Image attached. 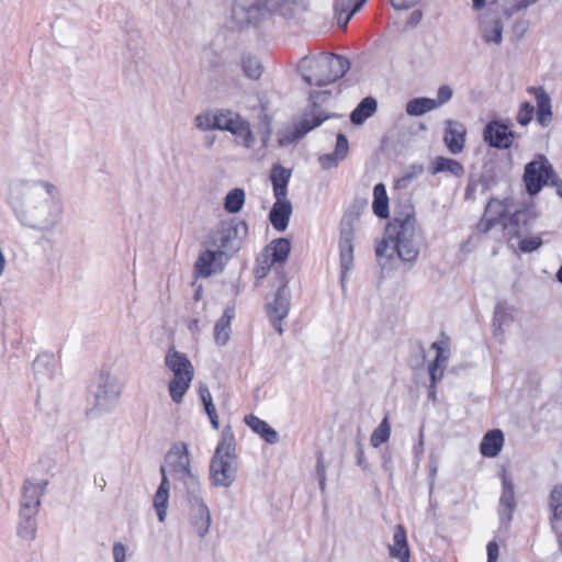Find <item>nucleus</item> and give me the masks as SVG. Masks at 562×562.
<instances>
[{"label":"nucleus","instance_id":"nucleus-1","mask_svg":"<svg viewBox=\"0 0 562 562\" xmlns=\"http://www.w3.org/2000/svg\"><path fill=\"white\" fill-rule=\"evenodd\" d=\"M5 202L22 226L38 232L53 231L64 213L59 188L43 179L13 180Z\"/></svg>","mask_w":562,"mask_h":562},{"label":"nucleus","instance_id":"nucleus-2","mask_svg":"<svg viewBox=\"0 0 562 562\" xmlns=\"http://www.w3.org/2000/svg\"><path fill=\"white\" fill-rule=\"evenodd\" d=\"M375 254L382 267L395 256L406 262L415 261L419 254L415 215L406 214L389 223Z\"/></svg>","mask_w":562,"mask_h":562},{"label":"nucleus","instance_id":"nucleus-3","mask_svg":"<svg viewBox=\"0 0 562 562\" xmlns=\"http://www.w3.org/2000/svg\"><path fill=\"white\" fill-rule=\"evenodd\" d=\"M237 469L235 438L229 429H225L210 462L209 480L214 486L231 487Z\"/></svg>","mask_w":562,"mask_h":562},{"label":"nucleus","instance_id":"nucleus-4","mask_svg":"<svg viewBox=\"0 0 562 562\" xmlns=\"http://www.w3.org/2000/svg\"><path fill=\"white\" fill-rule=\"evenodd\" d=\"M299 0H236L232 9V18L237 26L256 24L266 15L280 12L291 13L292 5Z\"/></svg>","mask_w":562,"mask_h":562},{"label":"nucleus","instance_id":"nucleus-5","mask_svg":"<svg viewBox=\"0 0 562 562\" xmlns=\"http://www.w3.org/2000/svg\"><path fill=\"white\" fill-rule=\"evenodd\" d=\"M165 366L171 373L168 392L173 403L180 404L194 378V368L188 357L170 347L165 355Z\"/></svg>","mask_w":562,"mask_h":562},{"label":"nucleus","instance_id":"nucleus-6","mask_svg":"<svg viewBox=\"0 0 562 562\" xmlns=\"http://www.w3.org/2000/svg\"><path fill=\"white\" fill-rule=\"evenodd\" d=\"M165 474L168 472L173 479L183 482L189 493L200 491V481L191 470L189 448L184 442L175 443L166 454Z\"/></svg>","mask_w":562,"mask_h":562},{"label":"nucleus","instance_id":"nucleus-7","mask_svg":"<svg viewBox=\"0 0 562 562\" xmlns=\"http://www.w3.org/2000/svg\"><path fill=\"white\" fill-rule=\"evenodd\" d=\"M246 225L235 220L222 221L209 235L206 245L224 255L236 252L241 244Z\"/></svg>","mask_w":562,"mask_h":562},{"label":"nucleus","instance_id":"nucleus-8","mask_svg":"<svg viewBox=\"0 0 562 562\" xmlns=\"http://www.w3.org/2000/svg\"><path fill=\"white\" fill-rule=\"evenodd\" d=\"M524 181L529 194H537L543 186L557 187L558 194L562 196V181L554 175L553 168L544 156L527 164L525 167Z\"/></svg>","mask_w":562,"mask_h":562},{"label":"nucleus","instance_id":"nucleus-9","mask_svg":"<svg viewBox=\"0 0 562 562\" xmlns=\"http://www.w3.org/2000/svg\"><path fill=\"white\" fill-rule=\"evenodd\" d=\"M359 217L360 213L358 211H348L340 222L339 249L342 282L353 266V236Z\"/></svg>","mask_w":562,"mask_h":562},{"label":"nucleus","instance_id":"nucleus-10","mask_svg":"<svg viewBox=\"0 0 562 562\" xmlns=\"http://www.w3.org/2000/svg\"><path fill=\"white\" fill-rule=\"evenodd\" d=\"M350 67L348 58L330 53L306 55L296 64V70H349Z\"/></svg>","mask_w":562,"mask_h":562},{"label":"nucleus","instance_id":"nucleus-11","mask_svg":"<svg viewBox=\"0 0 562 562\" xmlns=\"http://www.w3.org/2000/svg\"><path fill=\"white\" fill-rule=\"evenodd\" d=\"M121 394L120 380L109 372H102L94 392L95 406L100 409H109L119 403Z\"/></svg>","mask_w":562,"mask_h":562},{"label":"nucleus","instance_id":"nucleus-12","mask_svg":"<svg viewBox=\"0 0 562 562\" xmlns=\"http://www.w3.org/2000/svg\"><path fill=\"white\" fill-rule=\"evenodd\" d=\"M46 484L47 482L44 480H26L24 482L20 501V515H37Z\"/></svg>","mask_w":562,"mask_h":562},{"label":"nucleus","instance_id":"nucleus-13","mask_svg":"<svg viewBox=\"0 0 562 562\" xmlns=\"http://www.w3.org/2000/svg\"><path fill=\"white\" fill-rule=\"evenodd\" d=\"M442 140L448 151L452 155L461 154L465 148L467 126L452 119H448L443 123Z\"/></svg>","mask_w":562,"mask_h":562},{"label":"nucleus","instance_id":"nucleus-14","mask_svg":"<svg viewBox=\"0 0 562 562\" xmlns=\"http://www.w3.org/2000/svg\"><path fill=\"white\" fill-rule=\"evenodd\" d=\"M189 494L191 526L200 538H204L211 526L210 510L196 493Z\"/></svg>","mask_w":562,"mask_h":562},{"label":"nucleus","instance_id":"nucleus-15","mask_svg":"<svg viewBox=\"0 0 562 562\" xmlns=\"http://www.w3.org/2000/svg\"><path fill=\"white\" fill-rule=\"evenodd\" d=\"M496 0L490 3L488 11L481 16L480 33L487 44L498 45L502 42L503 22L498 14L493 12Z\"/></svg>","mask_w":562,"mask_h":562},{"label":"nucleus","instance_id":"nucleus-16","mask_svg":"<svg viewBox=\"0 0 562 562\" xmlns=\"http://www.w3.org/2000/svg\"><path fill=\"white\" fill-rule=\"evenodd\" d=\"M514 137L515 134L509 130V126L502 121L487 123L483 131L484 142L495 148H509Z\"/></svg>","mask_w":562,"mask_h":562},{"label":"nucleus","instance_id":"nucleus-17","mask_svg":"<svg viewBox=\"0 0 562 562\" xmlns=\"http://www.w3.org/2000/svg\"><path fill=\"white\" fill-rule=\"evenodd\" d=\"M225 257L226 255L220 250L207 246V249L196 260L195 270L201 277H210L212 273L222 271Z\"/></svg>","mask_w":562,"mask_h":562},{"label":"nucleus","instance_id":"nucleus-18","mask_svg":"<svg viewBox=\"0 0 562 562\" xmlns=\"http://www.w3.org/2000/svg\"><path fill=\"white\" fill-rule=\"evenodd\" d=\"M289 307L290 299L285 285H282L277 291L273 302L267 305L269 317L279 334L283 333L281 321L288 316Z\"/></svg>","mask_w":562,"mask_h":562},{"label":"nucleus","instance_id":"nucleus-19","mask_svg":"<svg viewBox=\"0 0 562 562\" xmlns=\"http://www.w3.org/2000/svg\"><path fill=\"white\" fill-rule=\"evenodd\" d=\"M528 92L533 94L537 103V121L547 127L552 121L551 100L542 87H530Z\"/></svg>","mask_w":562,"mask_h":562},{"label":"nucleus","instance_id":"nucleus-20","mask_svg":"<svg viewBox=\"0 0 562 562\" xmlns=\"http://www.w3.org/2000/svg\"><path fill=\"white\" fill-rule=\"evenodd\" d=\"M390 557L400 562H409L411 552L407 542L406 531L402 525L394 528L393 541L389 546Z\"/></svg>","mask_w":562,"mask_h":562},{"label":"nucleus","instance_id":"nucleus-21","mask_svg":"<svg viewBox=\"0 0 562 562\" xmlns=\"http://www.w3.org/2000/svg\"><path fill=\"white\" fill-rule=\"evenodd\" d=\"M291 213L292 204L288 199L276 200L270 211L269 220L277 231L283 232L288 227Z\"/></svg>","mask_w":562,"mask_h":562},{"label":"nucleus","instance_id":"nucleus-22","mask_svg":"<svg viewBox=\"0 0 562 562\" xmlns=\"http://www.w3.org/2000/svg\"><path fill=\"white\" fill-rule=\"evenodd\" d=\"M437 350L436 359L429 367L430 380L432 383L441 380L449 359V346L447 341H436L431 345Z\"/></svg>","mask_w":562,"mask_h":562},{"label":"nucleus","instance_id":"nucleus-23","mask_svg":"<svg viewBox=\"0 0 562 562\" xmlns=\"http://www.w3.org/2000/svg\"><path fill=\"white\" fill-rule=\"evenodd\" d=\"M367 0H334L337 24L346 27L352 15L361 9Z\"/></svg>","mask_w":562,"mask_h":562},{"label":"nucleus","instance_id":"nucleus-24","mask_svg":"<svg viewBox=\"0 0 562 562\" xmlns=\"http://www.w3.org/2000/svg\"><path fill=\"white\" fill-rule=\"evenodd\" d=\"M504 445V435L499 429H494L485 434L483 437L480 451L484 457L494 458L502 450Z\"/></svg>","mask_w":562,"mask_h":562},{"label":"nucleus","instance_id":"nucleus-25","mask_svg":"<svg viewBox=\"0 0 562 562\" xmlns=\"http://www.w3.org/2000/svg\"><path fill=\"white\" fill-rule=\"evenodd\" d=\"M430 171L432 175L447 172L457 178H461L465 173L464 167L460 161L443 156H438L434 159Z\"/></svg>","mask_w":562,"mask_h":562},{"label":"nucleus","instance_id":"nucleus-26","mask_svg":"<svg viewBox=\"0 0 562 562\" xmlns=\"http://www.w3.org/2000/svg\"><path fill=\"white\" fill-rule=\"evenodd\" d=\"M246 425L250 427L257 435L265 439L268 443H277L279 441L278 432L265 420L255 415H247L244 418Z\"/></svg>","mask_w":562,"mask_h":562},{"label":"nucleus","instance_id":"nucleus-27","mask_svg":"<svg viewBox=\"0 0 562 562\" xmlns=\"http://www.w3.org/2000/svg\"><path fill=\"white\" fill-rule=\"evenodd\" d=\"M291 177V171L277 165L271 170V182L273 186V192L276 200L288 199V183Z\"/></svg>","mask_w":562,"mask_h":562},{"label":"nucleus","instance_id":"nucleus-28","mask_svg":"<svg viewBox=\"0 0 562 562\" xmlns=\"http://www.w3.org/2000/svg\"><path fill=\"white\" fill-rule=\"evenodd\" d=\"M161 471V483L154 496V506L157 510L159 521H164L167 515V506L169 499V482L167 475H165V468Z\"/></svg>","mask_w":562,"mask_h":562},{"label":"nucleus","instance_id":"nucleus-29","mask_svg":"<svg viewBox=\"0 0 562 562\" xmlns=\"http://www.w3.org/2000/svg\"><path fill=\"white\" fill-rule=\"evenodd\" d=\"M234 317L233 308H226L214 326V339L218 346H225L231 338V323Z\"/></svg>","mask_w":562,"mask_h":562},{"label":"nucleus","instance_id":"nucleus-30","mask_svg":"<svg viewBox=\"0 0 562 562\" xmlns=\"http://www.w3.org/2000/svg\"><path fill=\"white\" fill-rule=\"evenodd\" d=\"M499 503L501 515L506 516L507 520H509L516 503L514 485L506 474L503 475V493Z\"/></svg>","mask_w":562,"mask_h":562},{"label":"nucleus","instance_id":"nucleus-31","mask_svg":"<svg viewBox=\"0 0 562 562\" xmlns=\"http://www.w3.org/2000/svg\"><path fill=\"white\" fill-rule=\"evenodd\" d=\"M514 319L515 311L513 307L503 303L496 305L493 319V326L496 333L503 334Z\"/></svg>","mask_w":562,"mask_h":562},{"label":"nucleus","instance_id":"nucleus-32","mask_svg":"<svg viewBox=\"0 0 562 562\" xmlns=\"http://www.w3.org/2000/svg\"><path fill=\"white\" fill-rule=\"evenodd\" d=\"M378 108L376 100L372 97L364 98L358 106L352 111L350 120L353 124L360 125L367 119L372 116Z\"/></svg>","mask_w":562,"mask_h":562},{"label":"nucleus","instance_id":"nucleus-33","mask_svg":"<svg viewBox=\"0 0 562 562\" xmlns=\"http://www.w3.org/2000/svg\"><path fill=\"white\" fill-rule=\"evenodd\" d=\"M55 368V361L48 355L38 356L33 362L34 374L38 381H47L52 379Z\"/></svg>","mask_w":562,"mask_h":562},{"label":"nucleus","instance_id":"nucleus-34","mask_svg":"<svg viewBox=\"0 0 562 562\" xmlns=\"http://www.w3.org/2000/svg\"><path fill=\"white\" fill-rule=\"evenodd\" d=\"M290 241L285 238L273 240L266 249L263 257H271V262H283L290 254Z\"/></svg>","mask_w":562,"mask_h":562},{"label":"nucleus","instance_id":"nucleus-35","mask_svg":"<svg viewBox=\"0 0 562 562\" xmlns=\"http://www.w3.org/2000/svg\"><path fill=\"white\" fill-rule=\"evenodd\" d=\"M221 110L204 111L194 117V126L201 132L220 128Z\"/></svg>","mask_w":562,"mask_h":562},{"label":"nucleus","instance_id":"nucleus-36","mask_svg":"<svg viewBox=\"0 0 562 562\" xmlns=\"http://www.w3.org/2000/svg\"><path fill=\"white\" fill-rule=\"evenodd\" d=\"M247 119L239 113L228 109H221L220 131H226L234 134L237 128L245 123Z\"/></svg>","mask_w":562,"mask_h":562},{"label":"nucleus","instance_id":"nucleus-37","mask_svg":"<svg viewBox=\"0 0 562 562\" xmlns=\"http://www.w3.org/2000/svg\"><path fill=\"white\" fill-rule=\"evenodd\" d=\"M372 209L376 216L386 218L389 216V198L384 184L379 183L373 189Z\"/></svg>","mask_w":562,"mask_h":562},{"label":"nucleus","instance_id":"nucleus-38","mask_svg":"<svg viewBox=\"0 0 562 562\" xmlns=\"http://www.w3.org/2000/svg\"><path fill=\"white\" fill-rule=\"evenodd\" d=\"M439 102L429 98H416L407 102L406 113L414 116L423 115L438 108Z\"/></svg>","mask_w":562,"mask_h":562},{"label":"nucleus","instance_id":"nucleus-39","mask_svg":"<svg viewBox=\"0 0 562 562\" xmlns=\"http://www.w3.org/2000/svg\"><path fill=\"white\" fill-rule=\"evenodd\" d=\"M326 117L316 113H305L301 120L295 124L296 137H303L307 132L317 127L323 123Z\"/></svg>","mask_w":562,"mask_h":562},{"label":"nucleus","instance_id":"nucleus-40","mask_svg":"<svg viewBox=\"0 0 562 562\" xmlns=\"http://www.w3.org/2000/svg\"><path fill=\"white\" fill-rule=\"evenodd\" d=\"M36 515H20L18 536L24 540L31 541L36 536Z\"/></svg>","mask_w":562,"mask_h":562},{"label":"nucleus","instance_id":"nucleus-41","mask_svg":"<svg viewBox=\"0 0 562 562\" xmlns=\"http://www.w3.org/2000/svg\"><path fill=\"white\" fill-rule=\"evenodd\" d=\"M245 199L246 195L243 189H233L225 196L224 207L228 213H237L243 209Z\"/></svg>","mask_w":562,"mask_h":562},{"label":"nucleus","instance_id":"nucleus-42","mask_svg":"<svg viewBox=\"0 0 562 562\" xmlns=\"http://www.w3.org/2000/svg\"><path fill=\"white\" fill-rule=\"evenodd\" d=\"M233 135L236 142L246 149L252 148L256 144V136L248 120H246Z\"/></svg>","mask_w":562,"mask_h":562},{"label":"nucleus","instance_id":"nucleus-43","mask_svg":"<svg viewBox=\"0 0 562 562\" xmlns=\"http://www.w3.org/2000/svg\"><path fill=\"white\" fill-rule=\"evenodd\" d=\"M391 436V425L389 416L386 415L381 424L373 430L370 437V443L372 447L378 448L382 443L386 442Z\"/></svg>","mask_w":562,"mask_h":562},{"label":"nucleus","instance_id":"nucleus-44","mask_svg":"<svg viewBox=\"0 0 562 562\" xmlns=\"http://www.w3.org/2000/svg\"><path fill=\"white\" fill-rule=\"evenodd\" d=\"M338 79L336 72H310L304 76V81L310 86L324 87Z\"/></svg>","mask_w":562,"mask_h":562},{"label":"nucleus","instance_id":"nucleus-45","mask_svg":"<svg viewBox=\"0 0 562 562\" xmlns=\"http://www.w3.org/2000/svg\"><path fill=\"white\" fill-rule=\"evenodd\" d=\"M549 505L553 513V519L562 518V485H557L550 493Z\"/></svg>","mask_w":562,"mask_h":562},{"label":"nucleus","instance_id":"nucleus-46","mask_svg":"<svg viewBox=\"0 0 562 562\" xmlns=\"http://www.w3.org/2000/svg\"><path fill=\"white\" fill-rule=\"evenodd\" d=\"M505 211V205L502 201L492 200L486 206L485 216L488 222L495 223L501 221L503 217V212Z\"/></svg>","mask_w":562,"mask_h":562},{"label":"nucleus","instance_id":"nucleus-47","mask_svg":"<svg viewBox=\"0 0 562 562\" xmlns=\"http://www.w3.org/2000/svg\"><path fill=\"white\" fill-rule=\"evenodd\" d=\"M269 67L268 60H260L257 56L246 55L241 58V68L248 70H261Z\"/></svg>","mask_w":562,"mask_h":562},{"label":"nucleus","instance_id":"nucleus-48","mask_svg":"<svg viewBox=\"0 0 562 562\" xmlns=\"http://www.w3.org/2000/svg\"><path fill=\"white\" fill-rule=\"evenodd\" d=\"M533 113L535 109L529 102L521 103L516 115L517 123L520 124L521 126L528 125L533 117Z\"/></svg>","mask_w":562,"mask_h":562},{"label":"nucleus","instance_id":"nucleus-49","mask_svg":"<svg viewBox=\"0 0 562 562\" xmlns=\"http://www.w3.org/2000/svg\"><path fill=\"white\" fill-rule=\"evenodd\" d=\"M524 217H525V213L524 212H516L508 220V222L504 224L505 235H507L509 237V239H512L514 237H518L520 235V233L518 232L516 226L518 225L519 221L521 218H524Z\"/></svg>","mask_w":562,"mask_h":562},{"label":"nucleus","instance_id":"nucleus-50","mask_svg":"<svg viewBox=\"0 0 562 562\" xmlns=\"http://www.w3.org/2000/svg\"><path fill=\"white\" fill-rule=\"evenodd\" d=\"M541 245L542 239L540 236H529L520 240L519 248L524 252H531L537 250Z\"/></svg>","mask_w":562,"mask_h":562},{"label":"nucleus","instance_id":"nucleus-51","mask_svg":"<svg viewBox=\"0 0 562 562\" xmlns=\"http://www.w3.org/2000/svg\"><path fill=\"white\" fill-rule=\"evenodd\" d=\"M271 123H272V119L269 114L263 113L260 116V124L265 128V131L261 134V144H262L263 148H266L269 144V139L271 136Z\"/></svg>","mask_w":562,"mask_h":562},{"label":"nucleus","instance_id":"nucleus-52","mask_svg":"<svg viewBox=\"0 0 562 562\" xmlns=\"http://www.w3.org/2000/svg\"><path fill=\"white\" fill-rule=\"evenodd\" d=\"M539 0H513L512 7L505 11L507 16H510L515 12H519L528 9L529 7L536 4Z\"/></svg>","mask_w":562,"mask_h":562},{"label":"nucleus","instance_id":"nucleus-53","mask_svg":"<svg viewBox=\"0 0 562 562\" xmlns=\"http://www.w3.org/2000/svg\"><path fill=\"white\" fill-rule=\"evenodd\" d=\"M348 149L349 146L346 136L344 134H338L335 149L336 156L341 160L345 159L348 154Z\"/></svg>","mask_w":562,"mask_h":562},{"label":"nucleus","instance_id":"nucleus-54","mask_svg":"<svg viewBox=\"0 0 562 562\" xmlns=\"http://www.w3.org/2000/svg\"><path fill=\"white\" fill-rule=\"evenodd\" d=\"M319 164L322 165L323 169H331L338 165V162L341 160L336 156V154H326L322 155L319 157Z\"/></svg>","mask_w":562,"mask_h":562},{"label":"nucleus","instance_id":"nucleus-55","mask_svg":"<svg viewBox=\"0 0 562 562\" xmlns=\"http://www.w3.org/2000/svg\"><path fill=\"white\" fill-rule=\"evenodd\" d=\"M452 98V89L445 85V86H441L438 90V98L435 99V102H439L438 103V108L445 103H447L450 99Z\"/></svg>","mask_w":562,"mask_h":562},{"label":"nucleus","instance_id":"nucleus-56","mask_svg":"<svg viewBox=\"0 0 562 562\" xmlns=\"http://www.w3.org/2000/svg\"><path fill=\"white\" fill-rule=\"evenodd\" d=\"M112 551H113L114 562H125L126 561V549L123 543H121V542L114 543Z\"/></svg>","mask_w":562,"mask_h":562},{"label":"nucleus","instance_id":"nucleus-57","mask_svg":"<svg viewBox=\"0 0 562 562\" xmlns=\"http://www.w3.org/2000/svg\"><path fill=\"white\" fill-rule=\"evenodd\" d=\"M390 1H391V4L396 10H407V9L414 7L415 4H417L420 0H390Z\"/></svg>","mask_w":562,"mask_h":562},{"label":"nucleus","instance_id":"nucleus-58","mask_svg":"<svg viewBox=\"0 0 562 562\" xmlns=\"http://www.w3.org/2000/svg\"><path fill=\"white\" fill-rule=\"evenodd\" d=\"M499 549L496 542L492 541L487 544V562H497Z\"/></svg>","mask_w":562,"mask_h":562},{"label":"nucleus","instance_id":"nucleus-59","mask_svg":"<svg viewBox=\"0 0 562 562\" xmlns=\"http://www.w3.org/2000/svg\"><path fill=\"white\" fill-rule=\"evenodd\" d=\"M301 137H296V131L289 135H281L278 139L280 146H288L289 144L293 143L296 139H300Z\"/></svg>","mask_w":562,"mask_h":562},{"label":"nucleus","instance_id":"nucleus-60","mask_svg":"<svg viewBox=\"0 0 562 562\" xmlns=\"http://www.w3.org/2000/svg\"><path fill=\"white\" fill-rule=\"evenodd\" d=\"M265 263L266 266H258L255 270L256 272V276L258 278H263L267 276L269 269H270V265L272 263L271 261L268 260V258L265 259Z\"/></svg>","mask_w":562,"mask_h":562},{"label":"nucleus","instance_id":"nucleus-61","mask_svg":"<svg viewBox=\"0 0 562 562\" xmlns=\"http://www.w3.org/2000/svg\"><path fill=\"white\" fill-rule=\"evenodd\" d=\"M199 394L203 403L212 401V395L206 386L201 385L199 387Z\"/></svg>","mask_w":562,"mask_h":562},{"label":"nucleus","instance_id":"nucleus-62","mask_svg":"<svg viewBox=\"0 0 562 562\" xmlns=\"http://www.w3.org/2000/svg\"><path fill=\"white\" fill-rule=\"evenodd\" d=\"M422 20V12L420 11H414L412 14H411V18H409V22L411 24L413 25H417L419 23V21Z\"/></svg>","mask_w":562,"mask_h":562},{"label":"nucleus","instance_id":"nucleus-63","mask_svg":"<svg viewBox=\"0 0 562 562\" xmlns=\"http://www.w3.org/2000/svg\"><path fill=\"white\" fill-rule=\"evenodd\" d=\"M207 416H209V418H210V422H211V424H212L213 428L218 429V427H220V423H218V416H217V413H216V412H214V413H212V415H207Z\"/></svg>","mask_w":562,"mask_h":562},{"label":"nucleus","instance_id":"nucleus-64","mask_svg":"<svg viewBox=\"0 0 562 562\" xmlns=\"http://www.w3.org/2000/svg\"><path fill=\"white\" fill-rule=\"evenodd\" d=\"M485 2L486 0H472V8L480 11L485 7Z\"/></svg>","mask_w":562,"mask_h":562}]
</instances>
